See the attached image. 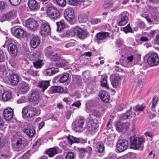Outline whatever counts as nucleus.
I'll list each match as a JSON object with an SVG mask.
<instances>
[{
    "mask_svg": "<svg viewBox=\"0 0 159 159\" xmlns=\"http://www.w3.org/2000/svg\"><path fill=\"white\" fill-rule=\"evenodd\" d=\"M10 150V148L8 147V153L6 154L1 155L0 158L1 159H8L10 158L12 156V153L9 152Z\"/></svg>",
    "mask_w": 159,
    "mask_h": 159,
    "instance_id": "39",
    "label": "nucleus"
},
{
    "mask_svg": "<svg viewBox=\"0 0 159 159\" xmlns=\"http://www.w3.org/2000/svg\"><path fill=\"white\" fill-rule=\"evenodd\" d=\"M29 155V153L27 152L24 155L20 157L19 159H26Z\"/></svg>",
    "mask_w": 159,
    "mask_h": 159,
    "instance_id": "63",
    "label": "nucleus"
},
{
    "mask_svg": "<svg viewBox=\"0 0 159 159\" xmlns=\"http://www.w3.org/2000/svg\"><path fill=\"white\" fill-rule=\"evenodd\" d=\"M12 98L11 93L8 91L4 92L2 95V99L5 102L11 101Z\"/></svg>",
    "mask_w": 159,
    "mask_h": 159,
    "instance_id": "27",
    "label": "nucleus"
},
{
    "mask_svg": "<svg viewBox=\"0 0 159 159\" xmlns=\"http://www.w3.org/2000/svg\"><path fill=\"white\" fill-rule=\"evenodd\" d=\"M68 3L69 4L75 5L78 4L79 0H68Z\"/></svg>",
    "mask_w": 159,
    "mask_h": 159,
    "instance_id": "55",
    "label": "nucleus"
},
{
    "mask_svg": "<svg viewBox=\"0 0 159 159\" xmlns=\"http://www.w3.org/2000/svg\"><path fill=\"white\" fill-rule=\"evenodd\" d=\"M28 100L27 98L25 96H22L19 98L17 101V102L18 103H21L26 102Z\"/></svg>",
    "mask_w": 159,
    "mask_h": 159,
    "instance_id": "46",
    "label": "nucleus"
},
{
    "mask_svg": "<svg viewBox=\"0 0 159 159\" xmlns=\"http://www.w3.org/2000/svg\"><path fill=\"white\" fill-rule=\"evenodd\" d=\"M111 84L113 87L116 88L121 81L120 76L118 74H115L111 76Z\"/></svg>",
    "mask_w": 159,
    "mask_h": 159,
    "instance_id": "17",
    "label": "nucleus"
},
{
    "mask_svg": "<svg viewBox=\"0 0 159 159\" xmlns=\"http://www.w3.org/2000/svg\"><path fill=\"white\" fill-rule=\"evenodd\" d=\"M147 61L151 66H157L159 64V58L157 53H152L148 57Z\"/></svg>",
    "mask_w": 159,
    "mask_h": 159,
    "instance_id": "12",
    "label": "nucleus"
},
{
    "mask_svg": "<svg viewBox=\"0 0 159 159\" xmlns=\"http://www.w3.org/2000/svg\"><path fill=\"white\" fill-rule=\"evenodd\" d=\"M70 144L72 145L74 143H79L80 142V139L73 137V136H69L67 137Z\"/></svg>",
    "mask_w": 159,
    "mask_h": 159,
    "instance_id": "33",
    "label": "nucleus"
},
{
    "mask_svg": "<svg viewBox=\"0 0 159 159\" xmlns=\"http://www.w3.org/2000/svg\"><path fill=\"white\" fill-rule=\"evenodd\" d=\"M144 108V107L142 105H138L136 106L135 109H136V111H142Z\"/></svg>",
    "mask_w": 159,
    "mask_h": 159,
    "instance_id": "57",
    "label": "nucleus"
},
{
    "mask_svg": "<svg viewBox=\"0 0 159 159\" xmlns=\"http://www.w3.org/2000/svg\"><path fill=\"white\" fill-rule=\"evenodd\" d=\"M39 98L38 93L36 91L33 92L30 96L28 98V101L29 102H35L37 101Z\"/></svg>",
    "mask_w": 159,
    "mask_h": 159,
    "instance_id": "29",
    "label": "nucleus"
},
{
    "mask_svg": "<svg viewBox=\"0 0 159 159\" xmlns=\"http://www.w3.org/2000/svg\"><path fill=\"white\" fill-rule=\"evenodd\" d=\"M25 25L28 29L33 31H36L39 26L38 22L32 18H29L26 20Z\"/></svg>",
    "mask_w": 159,
    "mask_h": 159,
    "instance_id": "6",
    "label": "nucleus"
},
{
    "mask_svg": "<svg viewBox=\"0 0 159 159\" xmlns=\"http://www.w3.org/2000/svg\"><path fill=\"white\" fill-rule=\"evenodd\" d=\"M49 82L48 81L42 80L40 81L38 83V86L42 89V90L44 92L49 86Z\"/></svg>",
    "mask_w": 159,
    "mask_h": 159,
    "instance_id": "26",
    "label": "nucleus"
},
{
    "mask_svg": "<svg viewBox=\"0 0 159 159\" xmlns=\"http://www.w3.org/2000/svg\"><path fill=\"white\" fill-rule=\"evenodd\" d=\"M16 124L11 123L9 125V129L10 131H14L16 129Z\"/></svg>",
    "mask_w": 159,
    "mask_h": 159,
    "instance_id": "54",
    "label": "nucleus"
},
{
    "mask_svg": "<svg viewBox=\"0 0 159 159\" xmlns=\"http://www.w3.org/2000/svg\"><path fill=\"white\" fill-rule=\"evenodd\" d=\"M21 0H9L10 3L13 5L17 6L19 4Z\"/></svg>",
    "mask_w": 159,
    "mask_h": 159,
    "instance_id": "49",
    "label": "nucleus"
},
{
    "mask_svg": "<svg viewBox=\"0 0 159 159\" xmlns=\"http://www.w3.org/2000/svg\"><path fill=\"white\" fill-rule=\"evenodd\" d=\"M10 77L11 82L12 84L16 85L20 81L19 75L16 74H12Z\"/></svg>",
    "mask_w": 159,
    "mask_h": 159,
    "instance_id": "25",
    "label": "nucleus"
},
{
    "mask_svg": "<svg viewBox=\"0 0 159 159\" xmlns=\"http://www.w3.org/2000/svg\"><path fill=\"white\" fill-rule=\"evenodd\" d=\"M98 95L102 100L104 102H107L109 101V96L107 92L102 90L99 92Z\"/></svg>",
    "mask_w": 159,
    "mask_h": 159,
    "instance_id": "20",
    "label": "nucleus"
},
{
    "mask_svg": "<svg viewBox=\"0 0 159 159\" xmlns=\"http://www.w3.org/2000/svg\"><path fill=\"white\" fill-rule=\"evenodd\" d=\"M128 13L124 12L121 13L120 15V20L118 22V25L119 26L124 25H125L128 21Z\"/></svg>",
    "mask_w": 159,
    "mask_h": 159,
    "instance_id": "14",
    "label": "nucleus"
},
{
    "mask_svg": "<svg viewBox=\"0 0 159 159\" xmlns=\"http://www.w3.org/2000/svg\"><path fill=\"white\" fill-rule=\"evenodd\" d=\"M156 30H152L149 33V35L152 38H153L155 34H156Z\"/></svg>",
    "mask_w": 159,
    "mask_h": 159,
    "instance_id": "60",
    "label": "nucleus"
},
{
    "mask_svg": "<svg viewBox=\"0 0 159 159\" xmlns=\"http://www.w3.org/2000/svg\"><path fill=\"white\" fill-rule=\"evenodd\" d=\"M28 4L30 8L32 10H37L39 8L38 3L35 0H29Z\"/></svg>",
    "mask_w": 159,
    "mask_h": 159,
    "instance_id": "24",
    "label": "nucleus"
},
{
    "mask_svg": "<svg viewBox=\"0 0 159 159\" xmlns=\"http://www.w3.org/2000/svg\"><path fill=\"white\" fill-rule=\"evenodd\" d=\"M57 30L61 31L65 27V24L64 20H62L59 22H57Z\"/></svg>",
    "mask_w": 159,
    "mask_h": 159,
    "instance_id": "35",
    "label": "nucleus"
},
{
    "mask_svg": "<svg viewBox=\"0 0 159 159\" xmlns=\"http://www.w3.org/2000/svg\"><path fill=\"white\" fill-rule=\"evenodd\" d=\"M40 53L39 52H34L33 54V56L35 58H38L40 56Z\"/></svg>",
    "mask_w": 159,
    "mask_h": 159,
    "instance_id": "64",
    "label": "nucleus"
},
{
    "mask_svg": "<svg viewBox=\"0 0 159 159\" xmlns=\"http://www.w3.org/2000/svg\"><path fill=\"white\" fill-rule=\"evenodd\" d=\"M107 76L106 75H102L101 80V84L102 87H104L106 89H108V86L107 82Z\"/></svg>",
    "mask_w": 159,
    "mask_h": 159,
    "instance_id": "34",
    "label": "nucleus"
},
{
    "mask_svg": "<svg viewBox=\"0 0 159 159\" xmlns=\"http://www.w3.org/2000/svg\"><path fill=\"white\" fill-rule=\"evenodd\" d=\"M124 46L123 42L120 40L117 41V47H121Z\"/></svg>",
    "mask_w": 159,
    "mask_h": 159,
    "instance_id": "56",
    "label": "nucleus"
},
{
    "mask_svg": "<svg viewBox=\"0 0 159 159\" xmlns=\"http://www.w3.org/2000/svg\"><path fill=\"white\" fill-rule=\"evenodd\" d=\"M98 152L99 153H102L104 150L103 144L101 142H98L97 144Z\"/></svg>",
    "mask_w": 159,
    "mask_h": 159,
    "instance_id": "40",
    "label": "nucleus"
},
{
    "mask_svg": "<svg viewBox=\"0 0 159 159\" xmlns=\"http://www.w3.org/2000/svg\"><path fill=\"white\" fill-rule=\"evenodd\" d=\"M68 65V62L65 60H64L57 63V66L58 67H63Z\"/></svg>",
    "mask_w": 159,
    "mask_h": 159,
    "instance_id": "44",
    "label": "nucleus"
},
{
    "mask_svg": "<svg viewBox=\"0 0 159 159\" xmlns=\"http://www.w3.org/2000/svg\"><path fill=\"white\" fill-rule=\"evenodd\" d=\"M129 139L130 148L134 149H139L144 142L143 137H137L135 135L130 137Z\"/></svg>",
    "mask_w": 159,
    "mask_h": 159,
    "instance_id": "2",
    "label": "nucleus"
},
{
    "mask_svg": "<svg viewBox=\"0 0 159 159\" xmlns=\"http://www.w3.org/2000/svg\"><path fill=\"white\" fill-rule=\"evenodd\" d=\"M45 53L46 55L49 57L52 56L53 55V51L52 49V47L51 46H49L46 49Z\"/></svg>",
    "mask_w": 159,
    "mask_h": 159,
    "instance_id": "38",
    "label": "nucleus"
},
{
    "mask_svg": "<svg viewBox=\"0 0 159 159\" xmlns=\"http://www.w3.org/2000/svg\"><path fill=\"white\" fill-rule=\"evenodd\" d=\"M23 132H25L28 136L32 137L35 133L34 129L32 128H25L23 129Z\"/></svg>",
    "mask_w": 159,
    "mask_h": 159,
    "instance_id": "30",
    "label": "nucleus"
},
{
    "mask_svg": "<svg viewBox=\"0 0 159 159\" xmlns=\"http://www.w3.org/2000/svg\"><path fill=\"white\" fill-rule=\"evenodd\" d=\"M40 33L43 36H46L50 34L51 28L50 25L48 23H43L41 26Z\"/></svg>",
    "mask_w": 159,
    "mask_h": 159,
    "instance_id": "13",
    "label": "nucleus"
},
{
    "mask_svg": "<svg viewBox=\"0 0 159 159\" xmlns=\"http://www.w3.org/2000/svg\"><path fill=\"white\" fill-rule=\"evenodd\" d=\"M91 115L97 117L99 116L100 113L98 111L94 110Z\"/></svg>",
    "mask_w": 159,
    "mask_h": 159,
    "instance_id": "58",
    "label": "nucleus"
},
{
    "mask_svg": "<svg viewBox=\"0 0 159 159\" xmlns=\"http://www.w3.org/2000/svg\"><path fill=\"white\" fill-rule=\"evenodd\" d=\"M87 131L90 134L96 132L98 128L99 125L97 120H90L88 122Z\"/></svg>",
    "mask_w": 159,
    "mask_h": 159,
    "instance_id": "7",
    "label": "nucleus"
},
{
    "mask_svg": "<svg viewBox=\"0 0 159 159\" xmlns=\"http://www.w3.org/2000/svg\"><path fill=\"white\" fill-rule=\"evenodd\" d=\"M3 114L4 118L6 120H10L13 117V110L11 107L6 108L4 110Z\"/></svg>",
    "mask_w": 159,
    "mask_h": 159,
    "instance_id": "15",
    "label": "nucleus"
},
{
    "mask_svg": "<svg viewBox=\"0 0 159 159\" xmlns=\"http://www.w3.org/2000/svg\"><path fill=\"white\" fill-rule=\"evenodd\" d=\"M120 118L121 120H124L126 119H130L128 112L127 111L125 113L122 114L120 116Z\"/></svg>",
    "mask_w": 159,
    "mask_h": 159,
    "instance_id": "43",
    "label": "nucleus"
},
{
    "mask_svg": "<svg viewBox=\"0 0 159 159\" xmlns=\"http://www.w3.org/2000/svg\"><path fill=\"white\" fill-rule=\"evenodd\" d=\"M69 77V75L68 74L65 73L63 75L59 80V81L61 83L66 82L68 80Z\"/></svg>",
    "mask_w": 159,
    "mask_h": 159,
    "instance_id": "37",
    "label": "nucleus"
},
{
    "mask_svg": "<svg viewBox=\"0 0 159 159\" xmlns=\"http://www.w3.org/2000/svg\"><path fill=\"white\" fill-rule=\"evenodd\" d=\"M64 16L66 19L71 24L73 23L72 20L75 17L74 11L71 8H68L65 10Z\"/></svg>",
    "mask_w": 159,
    "mask_h": 159,
    "instance_id": "10",
    "label": "nucleus"
},
{
    "mask_svg": "<svg viewBox=\"0 0 159 159\" xmlns=\"http://www.w3.org/2000/svg\"><path fill=\"white\" fill-rule=\"evenodd\" d=\"M58 71V69L57 68L52 67L44 70L43 74L45 76H51Z\"/></svg>",
    "mask_w": 159,
    "mask_h": 159,
    "instance_id": "21",
    "label": "nucleus"
},
{
    "mask_svg": "<svg viewBox=\"0 0 159 159\" xmlns=\"http://www.w3.org/2000/svg\"><path fill=\"white\" fill-rule=\"evenodd\" d=\"M43 60L39 59L38 60L33 62V64L36 68H40L43 65Z\"/></svg>",
    "mask_w": 159,
    "mask_h": 159,
    "instance_id": "36",
    "label": "nucleus"
},
{
    "mask_svg": "<svg viewBox=\"0 0 159 159\" xmlns=\"http://www.w3.org/2000/svg\"><path fill=\"white\" fill-rule=\"evenodd\" d=\"M36 113V109L32 106H26L22 110V115L24 119L30 118L34 116Z\"/></svg>",
    "mask_w": 159,
    "mask_h": 159,
    "instance_id": "3",
    "label": "nucleus"
},
{
    "mask_svg": "<svg viewBox=\"0 0 159 159\" xmlns=\"http://www.w3.org/2000/svg\"><path fill=\"white\" fill-rule=\"evenodd\" d=\"M157 98L155 96L154 97L152 100V105L151 107V108L152 109L154 108L155 106H156V104L157 102Z\"/></svg>",
    "mask_w": 159,
    "mask_h": 159,
    "instance_id": "52",
    "label": "nucleus"
},
{
    "mask_svg": "<svg viewBox=\"0 0 159 159\" xmlns=\"http://www.w3.org/2000/svg\"><path fill=\"white\" fill-rule=\"evenodd\" d=\"M57 3L61 7L66 5V0H56Z\"/></svg>",
    "mask_w": 159,
    "mask_h": 159,
    "instance_id": "47",
    "label": "nucleus"
},
{
    "mask_svg": "<svg viewBox=\"0 0 159 159\" xmlns=\"http://www.w3.org/2000/svg\"><path fill=\"white\" fill-rule=\"evenodd\" d=\"M48 16L51 19L57 20L61 17V13L57 8L54 6L48 7L47 11Z\"/></svg>",
    "mask_w": 159,
    "mask_h": 159,
    "instance_id": "4",
    "label": "nucleus"
},
{
    "mask_svg": "<svg viewBox=\"0 0 159 159\" xmlns=\"http://www.w3.org/2000/svg\"><path fill=\"white\" fill-rule=\"evenodd\" d=\"M109 35V33L106 32H101L97 33L96 36L97 39L98 40H103Z\"/></svg>",
    "mask_w": 159,
    "mask_h": 159,
    "instance_id": "28",
    "label": "nucleus"
},
{
    "mask_svg": "<svg viewBox=\"0 0 159 159\" xmlns=\"http://www.w3.org/2000/svg\"><path fill=\"white\" fill-rule=\"evenodd\" d=\"M16 11L15 10L10 11L3 16V20H11L16 18Z\"/></svg>",
    "mask_w": 159,
    "mask_h": 159,
    "instance_id": "19",
    "label": "nucleus"
},
{
    "mask_svg": "<svg viewBox=\"0 0 159 159\" xmlns=\"http://www.w3.org/2000/svg\"><path fill=\"white\" fill-rule=\"evenodd\" d=\"M127 111L128 112L130 118L132 117H134L136 116V112L137 111L135 109H133V111L129 110Z\"/></svg>",
    "mask_w": 159,
    "mask_h": 159,
    "instance_id": "45",
    "label": "nucleus"
},
{
    "mask_svg": "<svg viewBox=\"0 0 159 159\" xmlns=\"http://www.w3.org/2000/svg\"><path fill=\"white\" fill-rule=\"evenodd\" d=\"M65 159H75V155L72 152H68L65 156Z\"/></svg>",
    "mask_w": 159,
    "mask_h": 159,
    "instance_id": "42",
    "label": "nucleus"
},
{
    "mask_svg": "<svg viewBox=\"0 0 159 159\" xmlns=\"http://www.w3.org/2000/svg\"><path fill=\"white\" fill-rule=\"evenodd\" d=\"M75 44L74 43L70 42L67 43L65 45V47L66 48H68L72 46H74Z\"/></svg>",
    "mask_w": 159,
    "mask_h": 159,
    "instance_id": "61",
    "label": "nucleus"
},
{
    "mask_svg": "<svg viewBox=\"0 0 159 159\" xmlns=\"http://www.w3.org/2000/svg\"><path fill=\"white\" fill-rule=\"evenodd\" d=\"M40 41L37 36H33L31 39L30 43L32 47L34 48H37L40 44Z\"/></svg>",
    "mask_w": 159,
    "mask_h": 159,
    "instance_id": "22",
    "label": "nucleus"
},
{
    "mask_svg": "<svg viewBox=\"0 0 159 159\" xmlns=\"http://www.w3.org/2000/svg\"><path fill=\"white\" fill-rule=\"evenodd\" d=\"M123 30L126 33L131 32L132 31L131 28L129 25H128L126 26L123 28Z\"/></svg>",
    "mask_w": 159,
    "mask_h": 159,
    "instance_id": "50",
    "label": "nucleus"
},
{
    "mask_svg": "<svg viewBox=\"0 0 159 159\" xmlns=\"http://www.w3.org/2000/svg\"><path fill=\"white\" fill-rule=\"evenodd\" d=\"M78 18L79 21L81 23L86 22L88 20L87 15L84 12L80 13L78 16Z\"/></svg>",
    "mask_w": 159,
    "mask_h": 159,
    "instance_id": "32",
    "label": "nucleus"
},
{
    "mask_svg": "<svg viewBox=\"0 0 159 159\" xmlns=\"http://www.w3.org/2000/svg\"><path fill=\"white\" fill-rule=\"evenodd\" d=\"M128 142L125 139H120L116 144V149L120 152L124 151L128 148Z\"/></svg>",
    "mask_w": 159,
    "mask_h": 159,
    "instance_id": "9",
    "label": "nucleus"
},
{
    "mask_svg": "<svg viewBox=\"0 0 159 159\" xmlns=\"http://www.w3.org/2000/svg\"><path fill=\"white\" fill-rule=\"evenodd\" d=\"M84 123V120L82 118L79 117L73 123L74 129L77 132L81 131Z\"/></svg>",
    "mask_w": 159,
    "mask_h": 159,
    "instance_id": "11",
    "label": "nucleus"
},
{
    "mask_svg": "<svg viewBox=\"0 0 159 159\" xmlns=\"http://www.w3.org/2000/svg\"><path fill=\"white\" fill-rule=\"evenodd\" d=\"M61 58V55L59 53H57L53 54L52 56L50 57V58L54 61H57L60 59Z\"/></svg>",
    "mask_w": 159,
    "mask_h": 159,
    "instance_id": "41",
    "label": "nucleus"
},
{
    "mask_svg": "<svg viewBox=\"0 0 159 159\" xmlns=\"http://www.w3.org/2000/svg\"><path fill=\"white\" fill-rule=\"evenodd\" d=\"M19 90L23 94L27 93L30 89V86L28 83L22 82L19 85Z\"/></svg>",
    "mask_w": 159,
    "mask_h": 159,
    "instance_id": "16",
    "label": "nucleus"
},
{
    "mask_svg": "<svg viewBox=\"0 0 159 159\" xmlns=\"http://www.w3.org/2000/svg\"><path fill=\"white\" fill-rule=\"evenodd\" d=\"M28 73H29L31 74L32 75L34 76H37V72H34L33 70L30 69Z\"/></svg>",
    "mask_w": 159,
    "mask_h": 159,
    "instance_id": "59",
    "label": "nucleus"
},
{
    "mask_svg": "<svg viewBox=\"0 0 159 159\" xmlns=\"http://www.w3.org/2000/svg\"><path fill=\"white\" fill-rule=\"evenodd\" d=\"M59 148L57 147H54L51 148L46 151V153L50 157H53L58 152Z\"/></svg>",
    "mask_w": 159,
    "mask_h": 159,
    "instance_id": "23",
    "label": "nucleus"
},
{
    "mask_svg": "<svg viewBox=\"0 0 159 159\" xmlns=\"http://www.w3.org/2000/svg\"><path fill=\"white\" fill-rule=\"evenodd\" d=\"M129 127L128 123L118 122L116 124V127L117 131L119 132H125Z\"/></svg>",
    "mask_w": 159,
    "mask_h": 159,
    "instance_id": "18",
    "label": "nucleus"
},
{
    "mask_svg": "<svg viewBox=\"0 0 159 159\" xmlns=\"http://www.w3.org/2000/svg\"><path fill=\"white\" fill-rule=\"evenodd\" d=\"M16 142L14 144H16L17 147L18 148L23 145L22 144V140L21 139L18 138L16 139Z\"/></svg>",
    "mask_w": 159,
    "mask_h": 159,
    "instance_id": "48",
    "label": "nucleus"
},
{
    "mask_svg": "<svg viewBox=\"0 0 159 159\" xmlns=\"http://www.w3.org/2000/svg\"><path fill=\"white\" fill-rule=\"evenodd\" d=\"M9 42H11L8 46V50L12 57H15L17 54V49L16 45L18 43L12 38L8 39Z\"/></svg>",
    "mask_w": 159,
    "mask_h": 159,
    "instance_id": "5",
    "label": "nucleus"
},
{
    "mask_svg": "<svg viewBox=\"0 0 159 159\" xmlns=\"http://www.w3.org/2000/svg\"><path fill=\"white\" fill-rule=\"evenodd\" d=\"M101 21V19H94L92 20V22L93 24H97L100 23Z\"/></svg>",
    "mask_w": 159,
    "mask_h": 159,
    "instance_id": "62",
    "label": "nucleus"
},
{
    "mask_svg": "<svg viewBox=\"0 0 159 159\" xmlns=\"http://www.w3.org/2000/svg\"><path fill=\"white\" fill-rule=\"evenodd\" d=\"M11 33L13 35L19 39L25 37L26 34V32L21 28L16 27L12 28Z\"/></svg>",
    "mask_w": 159,
    "mask_h": 159,
    "instance_id": "8",
    "label": "nucleus"
},
{
    "mask_svg": "<svg viewBox=\"0 0 159 159\" xmlns=\"http://www.w3.org/2000/svg\"><path fill=\"white\" fill-rule=\"evenodd\" d=\"M76 35L79 38L83 39L85 38L87 35L86 32L78 27H76L73 29L67 31L66 36L73 37Z\"/></svg>",
    "mask_w": 159,
    "mask_h": 159,
    "instance_id": "1",
    "label": "nucleus"
},
{
    "mask_svg": "<svg viewBox=\"0 0 159 159\" xmlns=\"http://www.w3.org/2000/svg\"><path fill=\"white\" fill-rule=\"evenodd\" d=\"M50 91L51 93H61L63 92V89L61 86H53L51 88Z\"/></svg>",
    "mask_w": 159,
    "mask_h": 159,
    "instance_id": "31",
    "label": "nucleus"
},
{
    "mask_svg": "<svg viewBox=\"0 0 159 159\" xmlns=\"http://www.w3.org/2000/svg\"><path fill=\"white\" fill-rule=\"evenodd\" d=\"M6 2L0 1V10H3L6 8Z\"/></svg>",
    "mask_w": 159,
    "mask_h": 159,
    "instance_id": "53",
    "label": "nucleus"
},
{
    "mask_svg": "<svg viewBox=\"0 0 159 159\" xmlns=\"http://www.w3.org/2000/svg\"><path fill=\"white\" fill-rule=\"evenodd\" d=\"M5 59V55L3 51L0 50V62L4 61Z\"/></svg>",
    "mask_w": 159,
    "mask_h": 159,
    "instance_id": "51",
    "label": "nucleus"
}]
</instances>
